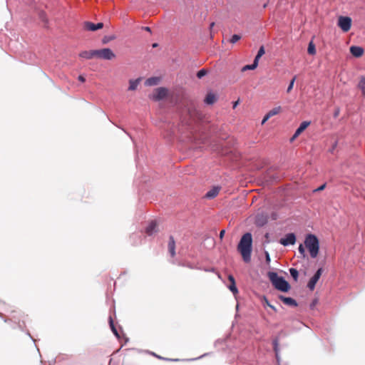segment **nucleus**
<instances>
[{"label":"nucleus","mask_w":365,"mask_h":365,"mask_svg":"<svg viewBox=\"0 0 365 365\" xmlns=\"http://www.w3.org/2000/svg\"><path fill=\"white\" fill-rule=\"evenodd\" d=\"M252 250V237L250 232L242 235L237 245V250L241 254L245 262L251 261V253Z\"/></svg>","instance_id":"obj_1"},{"label":"nucleus","mask_w":365,"mask_h":365,"mask_svg":"<svg viewBox=\"0 0 365 365\" xmlns=\"http://www.w3.org/2000/svg\"><path fill=\"white\" fill-rule=\"evenodd\" d=\"M304 245L308 249L312 258L317 257L319 250V242L318 238L312 234H308L304 240Z\"/></svg>","instance_id":"obj_2"},{"label":"nucleus","mask_w":365,"mask_h":365,"mask_svg":"<svg viewBox=\"0 0 365 365\" xmlns=\"http://www.w3.org/2000/svg\"><path fill=\"white\" fill-rule=\"evenodd\" d=\"M268 277L273 286L282 292H288L290 289L289 283L282 277H279L276 272H269Z\"/></svg>","instance_id":"obj_3"},{"label":"nucleus","mask_w":365,"mask_h":365,"mask_svg":"<svg viewBox=\"0 0 365 365\" xmlns=\"http://www.w3.org/2000/svg\"><path fill=\"white\" fill-rule=\"evenodd\" d=\"M96 57L104 60H112L115 58V54L110 48H105L96 50Z\"/></svg>","instance_id":"obj_4"},{"label":"nucleus","mask_w":365,"mask_h":365,"mask_svg":"<svg viewBox=\"0 0 365 365\" xmlns=\"http://www.w3.org/2000/svg\"><path fill=\"white\" fill-rule=\"evenodd\" d=\"M338 26L343 31H349L351 26V19L348 16H339L338 19Z\"/></svg>","instance_id":"obj_5"},{"label":"nucleus","mask_w":365,"mask_h":365,"mask_svg":"<svg viewBox=\"0 0 365 365\" xmlns=\"http://www.w3.org/2000/svg\"><path fill=\"white\" fill-rule=\"evenodd\" d=\"M168 95V90L165 88L160 87L155 89L153 93L150 96L154 101H160L165 98Z\"/></svg>","instance_id":"obj_6"},{"label":"nucleus","mask_w":365,"mask_h":365,"mask_svg":"<svg viewBox=\"0 0 365 365\" xmlns=\"http://www.w3.org/2000/svg\"><path fill=\"white\" fill-rule=\"evenodd\" d=\"M322 273V269L319 268L314 275L310 279L309 282H308L307 287L310 290H314L315 285L318 280L319 279Z\"/></svg>","instance_id":"obj_7"},{"label":"nucleus","mask_w":365,"mask_h":365,"mask_svg":"<svg viewBox=\"0 0 365 365\" xmlns=\"http://www.w3.org/2000/svg\"><path fill=\"white\" fill-rule=\"evenodd\" d=\"M103 27V23L94 24L90 21H85L83 23V29L86 31H95Z\"/></svg>","instance_id":"obj_8"},{"label":"nucleus","mask_w":365,"mask_h":365,"mask_svg":"<svg viewBox=\"0 0 365 365\" xmlns=\"http://www.w3.org/2000/svg\"><path fill=\"white\" fill-rule=\"evenodd\" d=\"M296 242V236L294 233L286 235L285 237L280 239L279 242L284 246L294 245Z\"/></svg>","instance_id":"obj_9"},{"label":"nucleus","mask_w":365,"mask_h":365,"mask_svg":"<svg viewBox=\"0 0 365 365\" xmlns=\"http://www.w3.org/2000/svg\"><path fill=\"white\" fill-rule=\"evenodd\" d=\"M309 125V121H303L292 137L291 141H293L294 139H296Z\"/></svg>","instance_id":"obj_10"},{"label":"nucleus","mask_w":365,"mask_h":365,"mask_svg":"<svg viewBox=\"0 0 365 365\" xmlns=\"http://www.w3.org/2000/svg\"><path fill=\"white\" fill-rule=\"evenodd\" d=\"M158 232V225L155 221H151L145 228V232L148 235H153Z\"/></svg>","instance_id":"obj_11"},{"label":"nucleus","mask_w":365,"mask_h":365,"mask_svg":"<svg viewBox=\"0 0 365 365\" xmlns=\"http://www.w3.org/2000/svg\"><path fill=\"white\" fill-rule=\"evenodd\" d=\"M267 222V216L263 214H258L255 217V224L257 226H264Z\"/></svg>","instance_id":"obj_12"},{"label":"nucleus","mask_w":365,"mask_h":365,"mask_svg":"<svg viewBox=\"0 0 365 365\" xmlns=\"http://www.w3.org/2000/svg\"><path fill=\"white\" fill-rule=\"evenodd\" d=\"M168 247V250H169V252H170L171 257H175V242L174 237L173 236H170L169 238Z\"/></svg>","instance_id":"obj_13"},{"label":"nucleus","mask_w":365,"mask_h":365,"mask_svg":"<svg viewBox=\"0 0 365 365\" xmlns=\"http://www.w3.org/2000/svg\"><path fill=\"white\" fill-rule=\"evenodd\" d=\"M350 52L355 57H361L364 53V49L361 47L353 46L350 48Z\"/></svg>","instance_id":"obj_14"},{"label":"nucleus","mask_w":365,"mask_h":365,"mask_svg":"<svg viewBox=\"0 0 365 365\" xmlns=\"http://www.w3.org/2000/svg\"><path fill=\"white\" fill-rule=\"evenodd\" d=\"M79 56L81 58H83L86 59H91L93 57H96V50L83 51L80 53Z\"/></svg>","instance_id":"obj_15"},{"label":"nucleus","mask_w":365,"mask_h":365,"mask_svg":"<svg viewBox=\"0 0 365 365\" xmlns=\"http://www.w3.org/2000/svg\"><path fill=\"white\" fill-rule=\"evenodd\" d=\"M279 299L287 305L293 306V307L297 306V302L291 297L279 296Z\"/></svg>","instance_id":"obj_16"},{"label":"nucleus","mask_w":365,"mask_h":365,"mask_svg":"<svg viewBox=\"0 0 365 365\" xmlns=\"http://www.w3.org/2000/svg\"><path fill=\"white\" fill-rule=\"evenodd\" d=\"M217 101V97L215 93L210 92L206 95L205 103L208 105H212Z\"/></svg>","instance_id":"obj_17"},{"label":"nucleus","mask_w":365,"mask_h":365,"mask_svg":"<svg viewBox=\"0 0 365 365\" xmlns=\"http://www.w3.org/2000/svg\"><path fill=\"white\" fill-rule=\"evenodd\" d=\"M220 190L219 187H215L206 193L205 197L207 198H214L218 195Z\"/></svg>","instance_id":"obj_18"},{"label":"nucleus","mask_w":365,"mask_h":365,"mask_svg":"<svg viewBox=\"0 0 365 365\" xmlns=\"http://www.w3.org/2000/svg\"><path fill=\"white\" fill-rule=\"evenodd\" d=\"M160 78L158 77H151L145 81V84L146 86H152L158 84Z\"/></svg>","instance_id":"obj_19"},{"label":"nucleus","mask_w":365,"mask_h":365,"mask_svg":"<svg viewBox=\"0 0 365 365\" xmlns=\"http://www.w3.org/2000/svg\"><path fill=\"white\" fill-rule=\"evenodd\" d=\"M140 78H138L135 80H130L128 90L129 91L136 90V88L140 83Z\"/></svg>","instance_id":"obj_20"},{"label":"nucleus","mask_w":365,"mask_h":365,"mask_svg":"<svg viewBox=\"0 0 365 365\" xmlns=\"http://www.w3.org/2000/svg\"><path fill=\"white\" fill-rule=\"evenodd\" d=\"M282 109L281 106H277L271 109L267 114L269 115V117H272L275 115H277L282 112Z\"/></svg>","instance_id":"obj_21"},{"label":"nucleus","mask_w":365,"mask_h":365,"mask_svg":"<svg viewBox=\"0 0 365 365\" xmlns=\"http://www.w3.org/2000/svg\"><path fill=\"white\" fill-rule=\"evenodd\" d=\"M258 66V62H257V61H253V63L251 64V65H246L245 66L242 68V71L244 72L247 70H254L255 68H256Z\"/></svg>","instance_id":"obj_22"},{"label":"nucleus","mask_w":365,"mask_h":365,"mask_svg":"<svg viewBox=\"0 0 365 365\" xmlns=\"http://www.w3.org/2000/svg\"><path fill=\"white\" fill-rule=\"evenodd\" d=\"M264 53H265V51H264V46H262L259 48V51H258V52H257V56H255V59H254V60H255V61H257V62H259V58H261V57L264 54Z\"/></svg>","instance_id":"obj_23"},{"label":"nucleus","mask_w":365,"mask_h":365,"mask_svg":"<svg viewBox=\"0 0 365 365\" xmlns=\"http://www.w3.org/2000/svg\"><path fill=\"white\" fill-rule=\"evenodd\" d=\"M307 52L310 55H314L316 53L315 46L312 41L309 43Z\"/></svg>","instance_id":"obj_24"},{"label":"nucleus","mask_w":365,"mask_h":365,"mask_svg":"<svg viewBox=\"0 0 365 365\" xmlns=\"http://www.w3.org/2000/svg\"><path fill=\"white\" fill-rule=\"evenodd\" d=\"M109 324H110V327L111 328V330L113 332V334L117 336V337H119V334L118 333V331L116 329V328L114 326V323H113V320L112 319V317H110L109 318Z\"/></svg>","instance_id":"obj_25"},{"label":"nucleus","mask_w":365,"mask_h":365,"mask_svg":"<svg viewBox=\"0 0 365 365\" xmlns=\"http://www.w3.org/2000/svg\"><path fill=\"white\" fill-rule=\"evenodd\" d=\"M289 272H290L291 276L293 277L294 280L297 282L298 279V275H299L298 271L294 268H291L289 269Z\"/></svg>","instance_id":"obj_26"},{"label":"nucleus","mask_w":365,"mask_h":365,"mask_svg":"<svg viewBox=\"0 0 365 365\" xmlns=\"http://www.w3.org/2000/svg\"><path fill=\"white\" fill-rule=\"evenodd\" d=\"M242 36L238 34H234L231 38L230 39V42L232 44L237 43L239 40H240Z\"/></svg>","instance_id":"obj_27"},{"label":"nucleus","mask_w":365,"mask_h":365,"mask_svg":"<svg viewBox=\"0 0 365 365\" xmlns=\"http://www.w3.org/2000/svg\"><path fill=\"white\" fill-rule=\"evenodd\" d=\"M359 88L362 91L363 95L365 96V78H362L359 83Z\"/></svg>","instance_id":"obj_28"},{"label":"nucleus","mask_w":365,"mask_h":365,"mask_svg":"<svg viewBox=\"0 0 365 365\" xmlns=\"http://www.w3.org/2000/svg\"><path fill=\"white\" fill-rule=\"evenodd\" d=\"M278 346H279L278 339H274L273 340V349H274V352L276 354V356H277L278 352H279Z\"/></svg>","instance_id":"obj_29"},{"label":"nucleus","mask_w":365,"mask_h":365,"mask_svg":"<svg viewBox=\"0 0 365 365\" xmlns=\"http://www.w3.org/2000/svg\"><path fill=\"white\" fill-rule=\"evenodd\" d=\"M296 78H297V76H294L293 77V78L291 80V81L288 86V88L287 89V93H289L292 90Z\"/></svg>","instance_id":"obj_30"},{"label":"nucleus","mask_w":365,"mask_h":365,"mask_svg":"<svg viewBox=\"0 0 365 365\" xmlns=\"http://www.w3.org/2000/svg\"><path fill=\"white\" fill-rule=\"evenodd\" d=\"M207 71L205 69H201L197 73V77L198 78H202L203 76H205L207 74Z\"/></svg>","instance_id":"obj_31"},{"label":"nucleus","mask_w":365,"mask_h":365,"mask_svg":"<svg viewBox=\"0 0 365 365\" xmlns=\"http://www.w3.org/2000/svg\"><path fill=\"white\" fill-rule=\"evenodd\" d=\"M298 250H299V252L302 255V256L303 257H306L305 249H304L303 245H302V244L299 245Z\"/></svg>","instance_id":"obj_32"},{"label":"nucleus","mask_w":365,"mask_h":365,"mask_svg":"<svg viewBox=\"0 0 365 365\" xmlns=\"http://www.w3.org/2000/svg\"><path fill=\"white\" fill-rule=\"evenodd\" d=\"M229 289L233 294L237 292V289L236 287L235 282H234V284H230V285L229 286Z\"/></svg>","instance_id":"obj_33"},{"label":"nucleus","mask_w":365,"mask_h":365,"mask_svg":"<svg viewBox=\"0 0 365 365\" xmlns=\"http://www.w3.org/2000/svg\"><path fill=\"white\" fill-rule=\"evenodd\" d=\"M270 118L269 115L267 113L262 119V124L265 123Z\"/></svg>","instance_id":"obj_34"},{"label":"nucleus","mask_w":365,"mask_h":365,"mask_svg":"<svg viewBox=\"0 0 365 365\" xmlns=\"http://www.w3.org/2000/svg\"><path fill=\"white\" fill-rule=\"evenodd\" d=\"M265 257H266V262L267 264H269L271 259H270L269 255L268 252H267V251L265 252Z\"/></svg>","instance_id":"obj_35"},{"label":"nucleus","mask_w":365,"mask_h":365,"mask_svg":"<svg viewBox=\"0 0 365 365\" xmlns=\"http://www.w3.org/2000/svg\"><path fill=\"white\" fill-rule=\"evenodd\" d=\"M228 280L230 282V284H234V282H235V278L232 275L228 276Z\"/></svg>","instance_id":"obj_36"},{"label":"nucleus","mask_w":365,"mask_h":365,"mask_svg":"<svg viewBox=\"0 0 365 365\" xmlns=\"http://www.w3.org/2000/svg\"><path fill=\"white\" fill-rule=\"evenodd\" d=\"M326 187V184H323L320 187H319L317 189H316L314 191H322Z\"/></svg>","instance_id":"obj_37"},{"label":"nucleus","mask_w":365,"mask_h":365,"mask_svg":"<svg viewBox=\"0 0 365 365\" xmlns=\"http://www.w3.org/2000/svg\"><path fill=\"white\" fill-rule=\"evenodd\" d=\"M225 231L224 230H221L219 235L220 238L222 240L225 235Z\"/></svg>","instance_id":"obj_38"},{"label":"nucleus","mask_w":365,"mask_h":365,"mask_svg":"<svg viewBox=\"0 0 365 365\" xmlns=\"http://www.w3.org/2000/svg\"><path fill=\"white\" fill-rule=\"evenodd\" d=\"M239 103H240V100L238 99L237 101H236L235 102H234V103H233V106H232V108L235 109V108L237 106V105L239 104Z\"/></svg>","instance_id":"obj_39"},{"label":"nucleus","mask_w":365,"mask_h":365,"mask_svg":"<svg viewBox=\"0 0 365 365\" xmlns=\"http://www.w3.org/2000/svg\"><path fill=\"white\" fill-rule=\"evenodd\" d=\"M264 303L266 305H267L268 307H270L271 304H269L268 299L265 297H264Z\"/></svg>","instance_id":"obj_40"},{"label":"nucleus","mask_w":365,"mask_h":365,"mask_svg":"<svg viewBox=\"0 0 365 365\" xmlns=\"http://www.w3.org/2000/svg\"><path fill=\"white\" fill-rule=\"evenodd\" d=\"M78 80L81 82H84L86 81L85 78L82 76H78Z\"/></svg>","instance_id":"obj_41"},{"label":"nucleus","mask_w":365,"mask_h":365,"mask_svg":"<svg viewBox=\"0 0 365 365\" xmlns=\"http://www.w3.org/2000/svg\"><path fill=\"white\" fill-rule=\"evenodd\" d=\"M215 26V23L214 22H212L210 25V31H212V28L214 27Z\"/></svg>","instance_id":"obj_42"},{"label":"nucleus","mask_w":365,"mask_h":365,"mask_svg":"<svg viewBox=\"0 0 365 365\" xmlns=\"http://www.w3.org/2000/svg\"><path fill=\"white\" fill-rule=\"evenodd\" d=\"M339 110L338 109L337 110L335 111L334 113V117H337L338 115H339Z\"/></svg>","instance_id":"obj_43"},{"label":"nucleus","mask_w":365,"mask_h":365,"mask_svg":"<svg viewBox=\"0 0 365 365\" xmlns=\"http://www.w3.org/2000/svg\"><path fill=\"white\" fill-rule=\"evenodd\" d=\"M272 309H273L274 312H277V309L275 308V307L272 306V304L270 305L269 307Z\"/></svg>","instance_id":"obj_44"},{"label":"nucleus","mask_w":365,"mask_h":365,"mask_svg":"<svg viewBox=\"0 0 365 365\" xmlns=\"http://www.w3.org/2000/svg\"><path fill=\"white\" fill-rule=\"evenodd\" d=\"M145 30L147 31H150V27H145Z\"/></svg>","instance_id":"obj_45"},{"label":"nucleus","mask_w":365,"mask_h":365,"mask_svg":"<svg viewBox=\"0 0 365 365\" xmlns=\"http://www.w3.org/2000/svg\"><path fill=\"white\" fill-rule=\"evenodd\" d=\"M267 6V4H264L263 5V8H266Z\"/></svg>","instance_id":"obj_46"},{"label":"nucleus","mask_w":365,"mask_h":365,"mask_svg":"<svg viewBox=\"0 0 365 365\" xmlns=\"http://www.w3.org/2000/svg\"><path fill=\"white\" fill-rule=\"evenodd\" d=\"M157 46H158V44H157V43H153V47H156Z\"/></svg>","instance_id":"obj_47"}]
</instances>
